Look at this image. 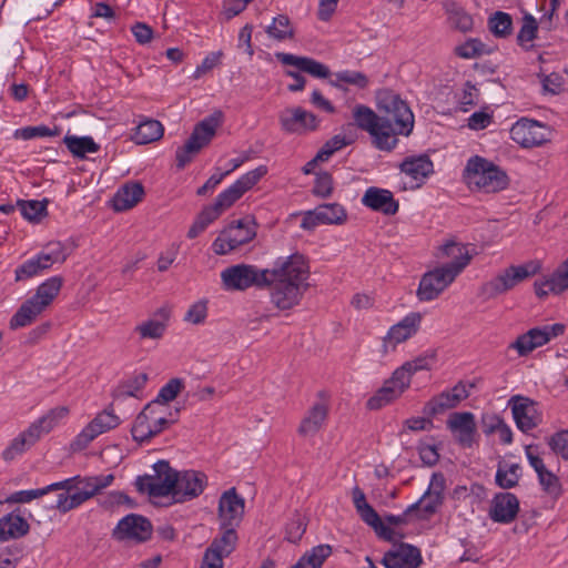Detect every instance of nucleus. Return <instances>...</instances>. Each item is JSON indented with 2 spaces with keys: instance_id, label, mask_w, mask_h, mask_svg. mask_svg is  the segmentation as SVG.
Segmentation results:
<instances>
[{
  "instance_id": "13d9d810",
  "label": "nucleus",
  "mask_w": 568,
  "mask_h": 568,
  "mask_svg": "<svg viewBox=\"0 0 568 568\" xmlns=\"http://www.w3.org/2000/svg\"><path fill=\"white\" fill-rule=\"evenodd\" d=\"M184 383L181 378H171L165 385H163L155 399L160 406L168 407V404L176 398L180 392L183 389Z\"/></svg>"
},
{
  "instance_id": "69168bd1",
  "label": "nucleus",
  "mask_w": 568,
  "mask_h": 568,
  "mask_svg": "<svg viewBox=\"0 0 568 568\" xmlns=\"http://www.w3.org/2000/svg\"><path fill=\"white\" fill-rule=\"evenodd\" d=\"M538 480L544 491L548 495L558 497L561 494L560 480L552 471L548 470L547 473H541Z\"/></svg>"
},
{
  "instance_id": "338daca9",
  "label": "nucleus",
  "mask_w": 568,
  "mask_h": 568,
  "mask_svg": "<svg viewBox=\"0 0 568 568\" xmlns=\"http://www.w3.org/2000/svg\"><path fill=\"white\" fill-rule=\"evenodd\" d=\"M207 316V305L205 301H199L190 306L184 315V321L191 324H201Z\"/></svg>"
},
{
  "instance_id": "aec40b11",
  "label": "nucleus",
  "mask_w": 568,
  "mask_h": 568,
  "mask_svg": "<svg viewBox=\"0 0 568 568\" xmlns=\"http://www.w3.org/2000/svg\"><path fill=\"white\" fill-rule=\"evenodd\" d=\"M280 124L282 130L287 133H304L316 130L318 119L312 112L297 106L285 109L280 114Z\"/></svg>"
},
{
  "instance_id": "e433bc0d",
  "label": "nucleus",
  "mask_w": 568,
  "mask_h": 568,
  "mask_svg": "<svg viewBox=\"0 0 568 568\" xmlns=\"http://www.w3.org/2000/svg\"><path fill=\"white\" fill-rule=\"evenodd\" d=\"M28 521L20 515L8 514L0 518V540L20 538L29 532Z\"/></svg>"
},
{
  "instance_id": "7c9ffc66",
  "label": "nucleus",
  "mask_w": 568,
  "mask_h": 568,
  "mask_svg": "<svg viewBox=\"0 0 568 568\" xmlns=\"http://www.w3.org/2000/svg\"><path fill=\"white\" fill-rule=\"evenodd\" d=\"M237 528L225 527L220 525V532L211 541L205 549L210 554L217 555L224 559L229 557L236 548L239 542Z\"/></svg>"
},
{
  "instance_id": "72a5a7b5",
  "label": "nucleus",
  "mask_w": 568,
  "mask_h": 568,
  "mask_svg": "<svg viewBox=\"0 0 568 568\" xmlns=\"http://www.w3.org/2000/svg\"><path fill=\"white\" fill-rule=\"evenodd\" d=\"M443 503L438 491H430L429 489L414 504L409 505L404 511L407 516L413 514L418 519H426L434 515Z\"/></svg>"
},
{
  "instance_id": "79ce46f5",
  "label": "nucleus",
  "mask_w": 568,
  "mask_h": 568,
  "mask_svg": "<svg viewBox=\"0 0 568 568\" xmlns=\"http://www.w3.org/2000/svg\"><path fill=\"white\" fill-rule=\"evenodd\" d=\"M332 554L329 545H318L305 552L291 568H321Z\"/></svg>"
},
{
  "instance_id": "423d86ee",
  "label": "nucleus",
  "mask_w": 568,
  "mask_h": 568,
  "mask_svg": "<svg viewBox=\"0 0 568 568\" xmlns=\"http://www.w3.org/2000/svg\"><path fill=\"white\" fill-rule=\"evenodd\" d=\"M541 264L528 261L519 265H509L499 271L496 276L480 286L479 295L484 300H493L514 290L517 285L539 273Z\"/></svg>"
},
{
  "instance_id": "f8f14e48",
  "label": "nucleus",
  "mask_w": 568,
  "mask_h": 568,
  "mask_svg": "<svg viewBox=\"0 0 568 568\" xmlns=\"http://www.w3.org/2000/svg\"><path fill=\"white\" fill-rule=\"evenodd\" d=\"M460 274V267L452 272L443 267H436L426 272L420 281L416 295L420 302H430L437 298Z\"/></svg>"
},
{
  "instance_id": "052dcab7",
  "label": "nucleus",
  "mask_w": 568,
  "mask_h": 568,
  "mask_svg": "<svg viewBox=\"0 0 568 568\" xmlns=\"http://www.w3.org/2000/svg\"><path fill=\"white\" fill-rule=\"evenodd\" d=\"M538 32V23L535 17L530 13H526L523 17V24L517 34V42L519 45L524 47L525 43L531 42L536 39Z\"/></svg>"
},
{
  "instance_id": "e2e57ef3",
  "label": "nucleus",
  "mask_w": 568,
  "mask_h": 568,
  "mask_svg": "<svg viewBox=\"0 0 568 568\" xmlns=\"http://www.w3.org/2000/svg\"><path fill=\"white\" fill-rule=\"evenodd\" d=\"M548 445L556 455L568 460V430H561L550 436Z\"/></svg>"
},
{
  "instance_id": "680f3d73",
  "label": "nucleus",
  "mask_w": 568,
  "mask_h": 568,
  "mask_svg": "<svg viewBox=\"0 0 568 568\" xmlns=\"http://www.w3.org/2000/svg\"><path fill=\"white\" fill-rule=\"evenodd\" d=\"M537 77L540 80L545 92L558 94L562 90L564 78L561 74L557 72L546 73L544 69H540Z\"/></svg>"
},
{
  "instance_id": "a878e982",
  "label": "nucleus",
  "mask_w": 568,
  "mask_h": 568,
  "mask_svg": "<svg viewBox=\"0 0 568 568\" xmlns=\"http://www.w3.org/2000/svg\"><path fill=\"white\" fill-rule=\"evenodd\" d=\"M362 204L372 211L385 215H395L398 212L399 203L394 199L389 190L369 186L363 197Z\"/></svg>"
},
{
  "instance_id": "774afa93",
  "label": "nucleus",
  "mask_w": 568,
  "mask_h": 568,
  "mask_svg": "<svg viewBox=\"0 0 568 568\" xmlns=\"http://www.w3.org/2000/svg\"><path fill=\"white\" fill-rule=\"evenodd\" d=\"M422 369H428V362L426 357H417L413 361L406 362L396 371L404 373L405 379L407 378V383L410 385L412 376Z\"/></svg>"
},
{
  "instance_id": "6e6552de",
  "label": "nucleus",
  "mask_w": 568,
  "mask_h": 568,
  "mask_svg": "<svg viewBox=\"0 0 568 568\" xmlns=\"http://www.w3.org/2000/svg\"><path fill=\"white\" fill-rule=\"evenodd\" d=\"M221 118L222 113L215 112L195 124L193 132L184 145L178 148L175 152L178 169H184L185 165L211 142L215 135L216 129L221 124Z\"/></svg>"
},
{
  "instance_id": "4d7b16f0",
  "label": "nucleus",
  "mask_w": 568,
  "mask_h": 568,
  "mask_svg": "<svg viewBox=\"0 0 568 568\" xmlns=\"http://www.w3.org/2000/svg\"><path fill=\"white\" fill-rule=\"evenodd\" d=\"M455 53L463 59H474L490 53L486 44L478 39H469L455 48Z\"/></svg>"
},
{
  "instance_id": "5fc2aeb1",
  "label": "nucleus",
  "mask_w": 568,
  "mask_h": 568,
  "mask_svg": "<svg viewBox=\"0 0 568 568\" xmlns=\"http://www.w3.org/2000/svg\"><path fill=\"white\" fill-rule=\"evenodd\" d=\"M59 134L60 130L57 126L54 129H50L49 126L41 124L17 129L13 132V138L17 140L28 141L37 138L57 136Z\"/></svg>"
},
{
  "instance_id": "9d476101",
  "label": "nucleus",
  "mask_w": 568,
  "mask_h": 568,
  "mask_svg": "<svg viewBox=\"0 0 568 568\" xmlns=\"http://www.w3.org/2000/svg\"><path fill=\"white\" fill-rule=\"evenodd\" d=\"M223 287L226 291H244L251 286L270 285V268L260 270L254 265L236 264L221 272Z\"/></svg>"
},
{
  "instance_id": "4468645a",
  "label": "nucleus",
  "mask_w": 568,
  "mask_h": 568,
  "mask_svg": "<svg viewBox=\"0 0 568 568\" xmlns=\"http://www.w3.org/2000/svg\"><path fill=\"white\" fill-rule=\"evenodd\" d=\"M266 166L261 165L237 179L231 186L221 192L215 199V203L221 211L231 207L242 195L252 189L265 174Z\"/></svg>"
},
{
  "instance_id": "09e8293b",
  "label": "nucleus",
  "mask_w": 568,
  "mask_h": 568,
  "mask_svg": "<svg viewBox=\"0 0 568 568\" xmlns=\"http://www.w3.org/2000/svg\"><path fill=\"white\" fill-rule=\"evenodd\" d=\"M488 28L497 38H507L513 31V19L507 12L496 11L488 19Z\"/></svg>"
},
{
  "instance_id": "a19ab883",
  "label": "nucleus",
  "mask_w": 568,
  "mask_h": 568,
  "mask_svg": "<svg viewBox=\"0 0 568 568\" xmlns=\"http://www.w3.org/2000/svg\"><path fill=\"white\" fill-rule=\"evenodd\" d=\"M62 285L63 278L61 276L55 275L49 277L38 286L36 294L32 295V297L47 308L59 295Z\"/></svg>"
},
{
  "instance_id": "4be33fe9",
  "label": "nucleus",
  "mask_w": 568,
  "mask_h": 568,
  "mask_svg": "<svg viewBox=\"0 0 568 568\" xmlns=\"http://www.w3.org/2000/svg\"><path fill=\"white\" fill-rule=\"evenodd\" d=\"M381 562L385 568H418L423 559L417 547L400 542L386 551Z\"/></svg>"
},
{
  "instance_id": "37998d69",
  "label": "nucleus",
  "mask_w": 568,
  "mask_h": 568,
  "mask_svg": "<svg viewBox=\"0 0 568 568\" xmlns=\"http://www.w3.org/2000/svg\"><path fill=\"white\" fill-rule=\"evenodd\" d=\"M63 143L75 158H84L87 153H95L100 145L91 136L65 135Z\"/></svg>"
},
{
  "instance_id": "c85d7f7f",
  "label": "nucleus",
  "mask_w": 568,
  "mask_h": 568,
  "mask_svg": "<svg viewBox=\"0 0 568 568\" xmlns=\"http://www.w3.org/2000/svg\"><path fill=\"white\" fill-rule=\"evenodd\" d=\"M535 293L539 298H545L549 293L560 294L568 290V258L562 262L554 273L541 281L534 283Z\"/></svg>"
},
{
  "instance_id": "603ef678",
  "label": "nucleus",
  "mask_w": 568,
  "mask_h": 568,
  "mask_svg": "<svg viewBox=\"0 0 568 568\" xmlns=\"http://www.w3.org/2000/svg\"><path fill=\"white\" fill-rule=\"evenodd\" d=\"M47 204L48 200H19L17 202L22 216L30 222H39L42 216L47 215Z\"/></svg>"
},
{
  "instance_id": "49530a36",
  "label": "nucleus",
  "mask_w": 568,
  "mask_h": 568,
  "mask_svg": "<svg viewBox=\"0 0 568 568\" xmlns=\"http://www.w3.org/2000/svg\"><path fill=\"white\" fill-rule=\"evenodd\" d=\"M457 406L458 405L454 400L452 395L447 390H444L440 394L434 396L425 404L423 413L428 417H434L443 414L447 409H452Z\"/></svg>"
},
{
  "instance_id": "412c9836",
  "label": "nucleus",
  "mask_w": 568,
  "mask_h": 568,
  "mask_svg": "<svg viewBox=\"0 0 568 568\" xmlns=\"http://www.w3.org/2000/svg\"><path fill=\"white\" fill-rule=\"evenodd\" d=\"M509 405L516 425L521 432L527 433L537 427L541 422L534 400L516 395L509 399Z\"/></svg>"
},
{
  "instance_id": "20e7f679",
  "label": "nucleus",
  "mask_w": 568,
  "mask_h": 568,
  "mask_svg": "<svg viewBox=\"0 0 568 568\" xmlns=\"http://www.w3.org/2000/svg\"><path fill=\"white\" fill-rule=\"evenodd\" d=\"M69 409L65 406H58L50 409L45 415L34 420L30 426L14 437L2 452V458L11 462L21 456L34 446L42 436L49 434L58 424L68 416Z\"/></svg>"
},
{
  "instance_id": "0e129e2a",
  "label": "nucleus",
  "mask_w": 568,
  "mask_h": 568,
  "mask_svg": "<svg viewBox=\"0 0 568 568\" xmlns=\"http://www.w3.org/2000/svg\"><path fill=\"white\" fill-rule=\"evenodd\" d=\"M333 192V178L328 172L316 174L313 193L320 197H328Z\"/></svg>"
},
{
  "instance_id": "9b49d317",
  "label": "nucleus",
  "mask_w": 568,
  "mask_h": 568,
  "mask_svg": "<svg viewBox=\"0 0 568 568\" xmlns=\"http://www.w3.org/2000/svg\"><path fill=\"white\" fill-rule=\"evenodd\" d=\"M256 235L255 224L247 220H239L221 232L214 240L212 250L217 255H225L251 242Z\"/></svg>"
},
{
  "instance_id": "393cba45",
  "label": "nucleus",
  "mask_w": 568,
  "mask_h": 568,
  "mask_svg": "<svg viewBox=\"0 0 568 568\" xmlns=\"http://www.w3.org/2000/svg\"><path fill=\"white\" fill-rule=\"evenodd\" d=\"M321 400L314 403L302 419L297 432L301 436H314L320 432L328 415V400L325 392L317 394Z\"/></svg>"
},
{
  "instance_id": "f704fd0d",
  "label": "nucleus",
  "mask_w": 568,
  "mask_h": 568,
  "mask_svg": "<svg viewBox=\"0 0 568 568\" xmlns=\"http://www.w3.org/2000/svg\"><path fill=\"white\" fill-rule=\"evenodd\" d=\"M149 376L146 373H134L128 378L121 381L112 390L114 399H123L126 397H139L142 389L145 387Z\"/></svg>"
},
{
  "instance_id": "39448f33",
  "label": "nucleus",
  "mask_w": 568,
  "mask_h": 568,
  "mask_svg": "<svg viewBox=\"0 0 568 568\" xmlns=\"http://www.w3.org/2000/svg\"><path fill=\"white\" fill-rule=\"evenodd\" d=\"M463 178L473 190L495 193L508 186L509 179L505 171L493 162L478 155L470 158L464 169Z\"/></svg>"
},
{
  "instance_id": "a211bd4d",
  "label": "nucleus",
  "mask_w": 568,
  "mask_h": 568,
  "mask_svg": "<svg viewBox=\"0 0 568 568\" xmlns=\"http://www.w3.org/2000/svg\"><path fill=\"white\" fill-rule=\"evenodd\" d=\"M408 387L404 373L395 369L390 378L367 400L366 406L372 410L381 409L398 398Z\"/></svg>"
},
{
  "instance_id": "6ab92c4d",
  "label": "nucleus",
  "mask_w": 568,
  "mask_h": 568,
  "mask_svg": "<svg viewBox=\"0 0 568 568\" xmlns=\"http://www.w3.org/2000/svg\"><path fill=\"white\" fill-rule=\"evenodd\" d=\"M545 129L538 121L523 118L510 128V138L524 148L538 146L547 141Z\"/></svg>"
},
{
  "instance_id": "473e14b6",
  "label": "nucleus",
  "mask_w": 568,
  "mask_h": 568,
  "mask_svg": "<svg viewBox=\"0 0 568 568\" xmlns=\"http://www.w3.org/2000/svg\"><path fill=\"white\" fill-rule=\"evenodd\" d=\"M442 257H450L452 262L442 265L444 270L452 272L456 267H460V272L469 264L471 255L466 245L455 241H448L439 247Z\"/></svg>"
},
{
  "instance_id": "c03bdc74",
  "label": "nucleus",
  "mask_w": 568,
  "mask_h": 568,
  "mask_svg": "<svg viewBox=\"0 0 568 568\" xmlns=\"http://www.w3.org/2000/svg\"><path fill=\"white\" fill-rule=\"evenodd\" d=\"M75 479L77 478H67L65 480H71L69 486L57 489L62 491L58 494L55 504L51 506L52 508L58 509L62 514H65L81 506L80 497H78L73 491L75 488Z\"/></svg>"
},
{
  "instance_id": "6e6d98bb",
  "label": "nucleus",
  "mask_w": 568,
  "mask_h": 568,
  "mask_svg": "<svg viewBox=\"0 0 568 568\" xmlns=\"http://www.w3.org/2000/svg\"><path fill=\"white\" fill-rule=\"evenodd\" d=\"M166 329V324L156 320H148L134 327L141 339H160Z\"/></svg>"
},
{
  "instance_id": "f03ea898",
  "label": "nucleus",
  "mask_w": 568,
  "mask_h": 568,
  "mask_svg": "<svg viewBox=\"0 0 568 568\" xmlns=\"http://www.w3.org/2000/svg\"><path fill=\"white\" fill-rule=\"evenodd\" d=\"M154 475L138 476L135 487L139 493L151 497L171 495L176 503H184L199 497L207 485L204 473L196 470L176 471L166 460L153 465Z\"/></svg>"
},
{
  "instance_id": "c9c22d12",
  "label": "nucleus",
  "mask_w": 568,
  "mask_h": 568,
  "mask_svg": "<svg viewBox=\"0 0 568 568\" xmlns=\"http://www.w3.org/2000/svg\"><path fill=\"white\" fill-rule=\"evenodd\" d=\"M403 173L418 181L424 180L434 171V165L428 155L406 158L399 165Z\"/></svg>"
},
{
  "instance_id": "bf43d9fd",
  "label": "nucleus",
  "mask_w": 568,
  "mask_h": 568,
  "mask_svg": "<svg viewBox=\"0 0 568 568\" xmlns=\"http://www.w3.org/2000/svg\"><path fill=\"white\" fill-rule=\"evenodd\" d=\"M39 255L49 268L55 263H63L68 257L65 247L61 242H50Z\"/></svg>"
},
{
  "instance_id": "cd10ccee",
  "label": "nucleus",
  "mask_w": 568,
  "mask_h": 568,
  "mask_svg": "<svg viewBox=\"0 0 568 568\" xmlns=\"http://www.w3.org/2000/svg\"><path fill=\"white\" fill-rule=\"evenodd\" d=\"M448 429L456 434L463 447H471L476 434L475 416L470 412L453 413L447 419Z\"/></svg>"
},
{
  "instance_id": "0eeeda50",
  "label": "nucleus",
  "mask_w": 568,
  "mask_h": 568,
  "mask_svg": "<svg viewBox=\"0 0 568 568\" xmlns=\"http://www.w3.org/2000/svg\"><path fill=\"white\" fill-rule=\"evenodd\" d=\"M353 503L361 519L374 529L378 538L385 541H395V532L389 525L398 526L408 523L405 511L400 515H386L384 523L377 511L366 501L365 494L358 486L353 488Z\"/></svg>"
},
{
  "instance_id": "2f4dec72",
  "label": "nucleus",
  "mask_w": 568,
  "mask_h": 568,
  "mask_svg": "<svg viewBox=\"0 0 568 568\" xmlns=\"http://www.w3.org/2000/svg\"><path fill=\"white\" fill-rule=\"evenodd\" d=\"M144 187L140 182H130L121 186L113 197V207L118 212L126 211L142 201Z\"/></svg>"
},
{
  "instance_id": "ea45409f",
  "label": "nucleus",
  "mask_w": 568,
  "mask_h": 568,
  "mask_svg": "<svg viewBox=\"0 0 568 568\" xmlns=\"http://www.w3.org/2000/svg\"><path fill=\"white\" fill-rule=\"evenodd\" d=\"M71 480H61L53 484L48 485L47 487L39 489H30V490H19L10 496H8L4 500H0V503H10V504H23L30 503L31 500L39 498L50 491H54L58 488H63L69 486Z\"/></svg>"
},
{
  "instance_id": "bb28decb",
  "label": "nucleus",
  "mask_w": 568,
  "mask_h": 568,
  "mask_svg": "<svg viewBox=\"0 0 568 568\" xmlns=\"http://www.w3.org/2000/svg\"><path fill=\"white\" fill-rule=\"evenodd\" d=\"M275 58L282 64L295 67L300 72L307 73L316 79H326L331 75V70L326 64L310 57L276 52Z\"/></svg>"
},
{
  "instance_id": "864d4df0",
  "label": "nucleus",
  "mask_w": 568,
  "mask_h": 568,
  "mask_svg": "<svg viewBox=\"0 0 568 568\" xmlns=\"http://www.w3.org/2000/svg\"><path fill=\"white\" fill-rule=\"evenodd\" d=\"M519 470L520 466L518 464H511L507 467L499 466L495 475L496 484L503 489L516 487L520 478Z\"/></svg>"
},
{
  "instance_id": "c756f323",
  "label": "nucleus",
  "mask_w": 568,
  "mask_h": 568,
  "mask_svg": "<svg viewBox=\"0 0 568 568\" xmlns=\"http://www.w3.org/2000/svg\"><path fill=\"white\" fill-rule=\"evenodd\" d=\"M74 478L77 479L75 488L73 491L77 494L78 497H80V503L82 505L83 503L91 499L100 491H102L104 488L109 487L114 480V475L108 474L89 477L75 476Z\"/></svg>"
},
{
  "instance_id": "f3484780",
  "label": "nucleus",
  "mask_w": 568,
  "mask_h": 568,
  "mask_svg": "<svg viewBox=\"0 0 568 568\" xmlns=\"http://www.w3.org/2000/svg\"><path fill=\"white\" fill-rule=\"evenodd\" d=\"M245 501L234 487L224 491L219 500L220 525L237 528L244 516Z\"/></svg>"
},
{
  "instance_id": "ddd939ff",
  "label": "nucleus",
  "mask_w": 568,
  "mask_h": 568,
  "mask_svg": "<svg viewBox=\"0 0 568 568\" xmlns=\"http://www.w3.org/2000/svg\"><path fill=\"white\" fill-rule=\"evenodd\" d=\"M120 425V418L113 409H104L99 413L71 442L72 452L87 448L99 435L106 433Z\"/></svg>"
},
{
  "instance_id": "b1692460",
  "label": "nucleus",
  "mask_w": 568,
  "mask_h": 568,
  "mask_svg": "<svg viewBox=\"0 0 568 568\" xmlns=\"http://www.w3.org/2000/svg\"><path fill=\"white\" fill-rule=\"evenodd\" d=\"M519 511V500L511 493H497L490 503L489 518L499 524H510Z\"/></svg>"
},
{
  "instance_id": "3c124183",
  "label": "nucleus",
  "mask_w": 568,
  "mask_h": 568,
  "mask_svg": "<svg viewBox=\"0 0 568 568\" xmlns=\"http://www.w3.org/2000/svg\"><path fill=\"white\" fill-rule=\"evenodd\" d=\"M266 33L277 41L293 38L294 30L291 26L290 18L285 14H278L273 18L272 23L266 28Z\"/></svg>"
},
{
  "instance_id": "7ed1b4c3",
  "label": "nucleus",
  "mask_w": 568,
  "mask_h": 568,
  "mask_svg": "<svg viewBox=\"0 0 568 568\" xmlns=\"http://www.w3.org/2000/svg\"><path fill=\"white\" fill-rule=\"evenodd\" d=\"M310 267L304 255L295 253L287 258H278L270 268L271 301L282 311L297 305L306 292Z\"/></svg>"
},
{
  "instance_id": "de8ad7c7",
  "label": "nucleus",
  "mask_w": 568,
  "mask_h": 568,
  "mask_svg": "<svg viewBox=\"0 0 568 568\" xmlns=\"http://www.w3.org/2000/svg\"><path fill=\"white\" fill-rule=\"evenodd\" d=\"M446 11L448 13V20L455 29L462 32H467L473 29V17L469 13H467L464 10V8L458 6L456 2L448 3L446 6Z\"/></svg>"
},
{
  "instance_id": "58836bf2",
  "label": "nucleus",
  "mask_w": 568,
  "mask_h": 568,
  "mask_svg": "<svg viewBox=\"0 0 568 568\" xmlns=\"http://www.w3.org/2000/svg\"><path fill=\"white\" fill-rule=\"evenodd\" d=\"M163 132L164 129L160 121L154 119H146L141 121L135 128L133 140L136 144L152 143L161 139Z\"/></svg>"
},
{
  "instance_id": "2eb2a0df",
  "label": "nucleus",
  "mask_w": 568,
  "mask_h": 568,
  "mask_svg": "<svg viewBox=\"0 0 568 568\" xmlns=\"http://www.w3.org/2000/svg\"><path fill=\"white\" fill-rule=\"evenodd\" d=\"M151 535L152 525L150 520L138 514L123 517L113 530V538L119 541L144 542L151 538Z\"/></svg>"
},
{
  "instance_id": "8fccbe9b",
  "label": "nucleus",
  "mask_w": 568,
  "mask_h": 568,
  "mask_svg": "<svg viewBox=\"0 0 568 568\" xmlns=\"http://www.w3.org/2000/svg\"><path fill=\"white\" fill-rule=\"evenodd\" d=\"M329 83L339 90H345L343 83L365 89L368 85V78L359 71L344 70L335 73V80H331Z\"/></svg>"
},
{
  "instance_id": "a18cd8bd",
  "label": "nucleus",
  "mask_w": 568,
  "mask_h": 568,
  "mask_svg": "<svg viewBox=\"0 0 568 568\" xmlns=\"http://www.w3.org/2000/svg\"><path fill=\"white\" fill-rule=\"evenodd\" d=\"M45 270H49L48 264L44 263V261L38 253L36 256L24 261L21 265H19L16 268V281H27L29 278L40 275Z\"/></svg>"
},
{
  "instance_id": "f257e3e1",
  "label": "nucleus",
  "mask_w": 568,
  "mask_h": 568,
  "mask_svg": "<svg viewBox=\"0 0 568 568\" xmlns=\"http://www.w3.org/2000/svg\"><path fill=\"white\" fill-rule=\"evenodd\" d=\"M377 115L371 108L358 104L354 108L353 118L356 125L369 133L378 150L392 151L397 142V135H409L414 128V114L397 93L383 90L377 94Z\"/></svg>"
},
{
  "instance_id": "5701e85b",
  "label": "nucleus",
  "mask_w": 568,
  "mask_h": 568,
  "mask_svg": "<svg viewBox=\"0 0 568 568\" xmlns=\"http://www.w3.org/2000/svg\"><path fill=\"white\" fill-rule=\"evenodd\" d=\"M346 220L344 207L337 203L318 205L313 211H307L301 226L312 230L321 224H342Z\"/></svg>"
},
{
  "instance_id": "1a4fd4ad",
  "label": "nucleus",
  "mask_w": 568,
  "mask_h": 568,
  "mask_svg": "<svg viewBox=\"0 0 568 568\" xmlns=\"http://www.w3.org/2000/svg\"><path fill=\"white\" fill-rule=\"evenodd\" d=\"M165 410H168V407L160 406L156 402L152 400L146 404L133 423L131 429L133 439L139 443H146L171 424L176 423L175 418L166 417Z\"/></svg>"
},
{
  "instance_id": "4c0bfd02",
  "label": "nucleus",
  "mask_w": 568,
  "mask_h": 568,
  "mask_svg": "<svg viewBox=\"0 0 568 568\" xmlns=\"http://www.w3.org/2000/svg\"><path fill=\"white\" fill-rule=\"evenodd\" d=\"M44 310L45 307L31 296L11 317L10 327L16 329L30 325Z\"/></svg>"
},
{
  "instance_id": "dca6fc26",
  "label": "nucleus",
  "mask_w": 568,
  "mask_h": 568,
  "mask_svg": "<svg viewBox=\"0 0 568 568\" xmlns=\"http://www.w3.org/2000/svg\"><path fill=\"white\" fill-rule=\"evenodd\" d=\"M423 316L418 312H412L403 317L398 323L394 324L383 339L384 353L415 336L420 328Z\"/></svg>"
}]
</instances>
